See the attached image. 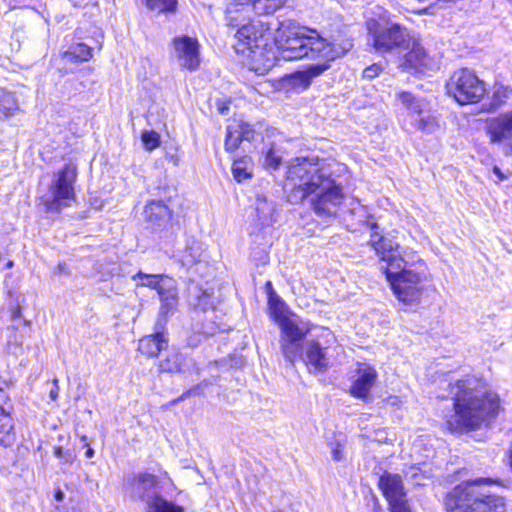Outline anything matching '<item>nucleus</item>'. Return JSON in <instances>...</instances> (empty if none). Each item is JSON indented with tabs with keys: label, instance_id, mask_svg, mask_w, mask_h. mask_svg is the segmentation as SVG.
<instances>
[{
	"label": "nucleus",
	"instance_id": "6e6552de",
	"mask_svg": "<svg viewBox=\"0 0 512 512\" xmlns=\"http://www.w3.org/2000/svg\"><path fill=\"white\" fill-rule=\"evenodd\" d=\"M76 179L77 168L73 164H65L54 172L47 193L41 197L48 212H59L62 207L71 206L76 197Z\"/></svg>",
	"mask_w": 512,
	"mask_h": 512
},
{
	"label": "nucleus",
	"instance_id": "ea45409f",
	"mask_svg": "<svg viewBox=\"0 0 512 512\" xmlns=\"http://www.w3.org/2000/svg\"><path fill=\"white\" fill-rule=\"evenodd\" d=\"M54 455L60 459L63 464H72L76 459V455L73 451L64 450L62 447H55Z\"/></svg>",
	"mask_w": 512,
	"mask_h": 512
},
{
	"label": "nucleus",
	"instance_id": "f704fd0d",
	"mask_svg": "<svg viewBox=\"0 0 512 512\" xmlns=\"http://www.w3.org/2000/svg\"><path fill=\"white\" fill-rule=\"evenodd\" d=\"M512 94V88L501 83H496L493 87L492 106L498 108L503 105Z\"/></svg>",
	"mask_w": 512,
	"mask_h": 512
},
{
	"label": "nucleus",
	"instance_id": "f3484780",
	"mask_svg": "<svg viewBox=\"0 0 512 512\" xmlns=\"http://www.w3.org/2000/svg\"><path fill=\"white\" fill-rule=\"evenodd\" d=\"M487 133L492 143L508 141L509 151L506 154L512 153V111L490 119Z\"/></svg>",
	"mask_w": 512,
	"mask_h": 512
},
{
	"label": "nucleus",
	"instance_id": "7c9ffc66",
	"mask_svg": "<svg viewBox=\"0 0 512 512\" xmlns=\"http://www.w3.org/2000/svg\"><path fill=\"white\" fill-rule=\"evenodd\" d=\"M232 174L237 182H242L252 176L251 158L244 156L236 159L232 165Z\"/></svg>",
	"mask_w": 512,
	"mask_h": 512
},
{
	"label": "nucleus",
	"instance_id": "f257e3e1",
	"mask_svg": "<svg viewBox=\"0 0 512 512\" xmlns=\"http://www.w3.org/2000/svg\"><path fill=\"white\" fill-rule=\"evenodd\" d=\"M277 60L293 61L303 58L332 62L343 57L353 47L352 39L337 35L330 40L321 37L315 30L301 27L296 21L287 19L278 23L274 33Z\"/></svg>",
	"mask_w": 512,
	"mask_h": 512
},
{
	"label": "nucleus",
	"instance_id": "4c0bfd02",
	"mask_svg": "<svg viewBox=\"0 0 512 512\" xmlns=\"http://www.w3.org/2000/svg\"><path fill=\"white\" fill-rule=\"evenodd\" d=\"M141 140L146 150L152 151L160 146V135L155 131L144 130Z\"/></svg>",
	"mask_w": 512,
	"mask_h": 512
},
{
	"label": "nucleus",
	"instance_id": "79ce46f5",
	"mask_svg": "<svg viewBox=\"0 0 512 512\" xmlns=\"http://www.w3.org/2000/svg\"><path fill=\"white\" fill-rule=\"evenodd\" d=\"M390 512H411L408 502L405 499L389 504Z\"/></svg>",
	"mask_w": 512,
	"mask_h": 512
},
{
	"label": "nucleus",
	"instance_id": "37998d69",
	"mask_svg": "<svg viewBox=\"0 0 512 512\" xmlns=\"http://www.w3.org/2000/svg\"><path fill=\"white\" fill-rule=\"evenodd\" d=\"M382 71V67L378 64H372L363 71V77L366 79H373L377 77Z\"/></svg>",
	"mask_w": 512,
	"mask_h": 512
},
{
	"label": "nucleus",
	"instance_id": "72a5a7b5",
	"mask_svg": "<svg viewBox=\"0 0 512 512\" xmlns=\"http://www.w3.org/2000/svg\"><path fill=\"white\" fill-rule=\"evenodd\" d=\"M149 10L158 13H174L177 8V0H141Z\"/></svg>",
	"mask_w": 512,
	"mask_h": 512
},
{
	"label": "nucleus",
	"instance_id": "2f4dec72",
	"mask_svg": "<svg viewBox=\"0 0 512 512\" xmlns=\"http://www.w3.org/2000/svg\"><path fill=\"white\" fill-rule=\"evenodd\" d=\"M263 165L266 169L276 170L282 162V152L274 144L266 145L262 151Z\"/></svg>",
	"mask_w": 512,
	"mask_h": 512
},
{
	"label": "nucleus",
	"instance_id": "5701e85b",
	"mask_svg": "<svg viewBox=\"0 0 512 512\" xmlns=\"http://www.w3.org/2000/svg\"><path fill=\"white\" fill-rule=\"evenodd\" d=\"M329 63L330 62L324 61V63L311 65L305 71L295 72L290 76V81L292 85H294L295 87L306 89L310 85L314 77L321 75L330 67Z\"/></svg>",
	"mask_w": 512,
	"mask_h": 512
},
{
	"label": "nucleus",
	"instance_id": "a18cd8bd",
	"mask_svg": "<svg viewBox=\"0 0 512 512\" xmlns=\"http://www.w3.org/2000/svg\"><path fill=\"white\" fill-rule=\"evenodd\" d=\"M406 477H410L412 479L415 480V483L418 484V485H421V480L423 479V476L421 474H419V469L416 468V467H410L407 471H406Z\"/></svg>",
	"mask_w": 512,
	"mask_h": 512
},
{
	"label": "nucleus",
	"instance_id": "473e14b6",
	"mask_svg": "<svg viewBox=\"0 0 512 512\" xmlns=\"http://www.w3.org/2000/svg\"><path fill=\"white\" fill-rule=\"evenodd\" d=\"M267 288L269 289L268 293V305L269 309L271 310V314L273 315L274 319L278 322L279 320L283 319L284 316V302L280 299V297L273 291L271 282H268L266 284Z\"/></svg>",
	"mask_w": 512,
	"mask_h": 512
},
{
	"label": "nucleus",
	"instance_id": "6e6d98bb",
	"mask_svg": "<svg viewBox=\"0 0 512 512\" xmlns=\"http://www.w3.org/2000/svg\"><path fill=\"white\" fill-rule=\"evenodd\" d=\"M81 440L86 443L87 437L86 436H82Z\"/></svg>",
	"mask_w": 512,
	"mask_h": 512
},
{
	"label": "nucleus",
	"instance_id": "58836bf2",
	"mask_svg": "<svg viewBox=\"0 0 512 512\" xmlns=\"http://www.w3.org/2000/svg\"><path fill=\"white\" fill-rule=\"evenodd\" d=\"M243 140L251 141L254 139L255 131L249 123L243 121H233Z\"/></svg>",
	"mask_w": 512,
	"mask_h": 512
},
{
	"label": "nucleus",
	"instance_id": "c03bdc74",
	"mask_svg": "<svg viewBox=\"0 0 512 512\" xmlns=\"http://www.w3.org/2000/svg\"><path fill=\"white\" fill-rule=\"evenodd\" d=\"M230 100L227 99H217L216 100V108L221 115H226L229 111Z\"/></svg>",
	"mask_w": 512,
	"mask_h": 512
},
{
	"label": "nucleus",
	"instance_id": "423d86ee",
	"mask_svg": "<svg viewBox=\"0 0 512 512\" xmlns=\"http://www.w3.org/2000/svg\"><path fill=\"white\" fill-rule=\"evenodd\" d=\"M338 350L334 333L327 328H321L317 334L302 343L298 360H302L309 371L325 372L333 365Z\"/></svg>",
	"mask_w": 512,
	"mask_h": 512
},
{
	"label": "nucleus",
	"instance_id": "603ef678",
	"mask_svg": "<svg viewBox=\"0 0 512 512\" xmlns=\"http://www.w3.org/2000/svg\"><path fill=\"white\" fill-rule=\"evenodd\" d=\"M20 314H21L20 308L19 307L15 308L12 312L13 319L20 317Z\"/></svg>",
	"mask_w": 512,
	"mask_h": 512
},
{
	"label": "nucleus",
	"instance_id": "f03ea898",
	"mask_svg": "<svg viewBox=\"0 0 512 512\" xmlns=\"http://www.w3.org/2000/svg\"><path fill=\"white\" fill-rule=\"evenodd\" d=\"M227 8L229 25L237 28L234 48L238 54L246 55L255 64L269 69L275 64L276 53L270 45L271 32L268 23L260 20H251L244 23V19L235 15L237 5L251 7L257 15L273 14L282 8L288 0H232Z\"/></svg>",
	"mask_w": 512,
	"mask_h": 512
},
{
	"label": "nucleus",
	"instance_id": "e433bc0d",
	"mask_svg": "<svg viewBox=\"0 0 512 512\" xmlns=\"http://www.w3.org/2000/svg\"><path fill=\"white\" fill-rule=\"evenodd\" d=\"M242 141L243 139L239 133V129H237L234 122L228 125L225 139V149L227 151L233 152L240 146Z\"/></svg>",
	"mask_w": 512,
	"mask_h": 512
},
{
	"label": "nucleus",
	"instance_id": "3c124183",
	"mask_svg": "<svg viewBox=\"0 0 512 512\" xmlns=\"http://www.w3.org/2000/svg\"><path fill=\"white\" fill-rule=\"evenodd\" d=\"M85 446L87 447V451H86V453H85V456H86L87 458H92V457L94 456V453H95V452H94V449H93V448H91L87 443L85 444Z\"/></svg>",
	"mask_w": 512,
	"mask_h": 512
},
{
	"label": "nucleus",
	"instance_id": "de8ad7c7",
	"mask_svg": "<svg viewBox=\"0 0 512 512\" xmlns=\"http://www.w3.org/2000/svg\"><path fill=\"white\" fill-rule=\"evenodd\" d=\"M59 386L58 379L53 380V388L49 392V397L52 401H55L58 398Z\"/></svg>",
	"mask_w": 512,
	"mask_h": 512
},
{
	"label": "nucleus",
	"instance_id": "4d7b16f0",
	"mask_svg": "<svg viewBox=\"0 0 512 512\" xmlns=\"http://www.w3.org/2000/svg\"><path fill=\"white\" fill-rule=\"evenodd\" d=\"M376 228H377V225H376V224H373V225H372V227H371V229H372V230H374V229H376Z\"/></svg>",
	"mask_w": 512,
	"mask_h": 512
},
{
	"label": "nucleus",
	"instance_id": "864d4df0",
	"mask_svg": "<svg viewBox=\"0 0 512 512\" xmlns=\"http://www.w3.org/2000/svg\"><path fill=\"white\" fill-rule=\"evenodd\" d=\"M55 498L57 501H62L64 498V493L61 490H58L55 494Z\"/></svg>",
	"mask_w": 512,
	"mask_h": 512
},
{
	"label": "nucleus",
	"instance_id": "a19ab883",
	"mask_svg": "<svg viewBox=\"0 0 512 512\" xmlns=\"http://www.w3.org/2000/svg\"><path fill=\"white\" fill-rule=\"evenodd\" d=\"M329 447L331 449L332 458L334 461H341L344 458L345 444L340 440L330 442Z\"/></svg>",
	"mask_w": 512,
	"mask_h": 512
},
{
	"label": "nucleus",
	"instance_id": "393cba45",
	"mask_svg": "<svg viewBox=\"0 0 512 512\" xmlns=\"http://www.w3.org/2000/svg\"><path fill=\"white\" fill-rule=\"evenodd\" d=\"M144 216L152 224L160 225L171 217V211L162 200L149 201L144 209Z\"/></svg>",
	"mask_w": 512,
	"mask_h": 512
},
{
	"label": "nucleus",
	"instance_id": "412c9836",
	"mask_svg": "<svg viewBox=\"0 0 512 512\" xmlns=\"http://www.w3.org/2000/svg\"><path fill=\"white\" fill-rule=\"evenodd\" d=\"M168 338L163 331H157L146 335L139 340L138 350L142 355L154 358L168 347Z\"/></svg>",
	"mask_w": 512,
	"mask_h": 512
},
{
	"label": "nucleus",
	"instance_id": "a211bd4d",
	"mask_svg": "<svg viewBox=\"0 0 512 512\" xmlns=\"http://www.w3.org/2000/svg\"><path fill=\"white\" fill-rule=\"evenodd\" d=\"M12 406L8 395L0 389V444L8 447L15 441L13 420L11 417Z\"/></svg>",
	"mask_w": 512,
	"mask_h": 512
},
{
	"label": "nucleus",
	"instance_id": "1a4fd4ad",
	"mask_svg": "<svg viewBox=\"0 0 512 512\" xmlns=\"http://www.w3.org/2000/svg\"><path fill=\"white\" fill-rule=\"evenodd\" d=\"M383 269L393 293L400 302L408 305L420 302L425 281L422 273L408 267L407 261H404L399 270Z\"/></svg>",
	"mask_w": 512,
	"mask_h": 512
},
{
	"label": "nucleus",
	"instance_id": "6ab92c4d",
	"mask_svg": "<svg viewBox=\"0 0 512 512\" xmlns=\"http://www.w3.org/2000/svg\"><path fill=\"white\" fill-rule=\"evenodd\" d=\"M193 366L194 361L192 358L175 349H171L165 357L160 360L158 369L160 372L166 373H185Z\"/></svg>",
	"mask_w": 512,
	"mask_h": 512
},
{
	"label": "nucleus",
	"instance_id": "2eb2a0df",
	"mask_svg": "<svg viewBox=\"0 0 512 512\" xmlns=\"http://www.w3.org/2000/svg\"><path fill=\"white\" fill-rule=\"evenodd\" d=\"M377 377L378 373L373 366L367 363H358L352 375L349 393L357 399H367Z\"/></svg>",
	"mask_w": 512,
	"mask_h": 512
},
{
	"label": "nucleus",
	"instance_id": "c756f323",
	"mask_svg": "<svg viewBox=\"0 0 512 512\" xmlns=\"http://www.w3.org/2000/svg\"><path fill=\"white\" fill-rule=\"evenodd\" d=\"M203 253L202 246L199 242L191 240L187 242L185 249L181 253L180 261L183 266H192L201 260Z\"/></svg>",
	"mask_w": 512,
	"mask_h": 512
},
{
	"label": "nucleus",
	"instance_id": "09e8293b",
	"mask_svg": "<svg viewBox=\"0 0 512 512\" xmlns=\"http://www.w3.org/2000/svg\"><path fill=\"white\" fill-rule=\"evenodd\" d=\"M492 171L493 174L497 177V180H495L496 183H499L507 179V175L504 174L498 166H494Z\"/></svg>",
	"mask_w": 512,
	"mask_h": 512
},
{
	"label": "nucleus",
	"instance_id": "9d476101",
	"mask_svg": "<svg viewBox=\"0 0 512 512\" xmlns=\"http://www.w3.org/2000/svg\"><path fill=\"white\" fill-rule=\"evenodd\" d=\"M158 479L155 475L142 472L131 474L124 479V488L133 497L139 498L147 503L150 512H183L181 507H177L167 502L155 492Z\"/></svg>",
	"mask_w": 512,
	"mask_h": 512
},
{
	"label": "nucleus",
	"instance_id": "b1692460",
	"mask_svg": "<svg viewBox=\"0 0 512 512\" xmlns=\"http://www.w3.org/2000/svg\"><path fill=\"white\" fill-rule=\"evenodd\" d=\"M158 295L162 302V314H168L176 309L178 305V292L174 279L170 278L169 280H166V283L160 286V292Z\"/></svg>",
	"mask_w": 512,
	"mask_h": 512
},
{
	"label": "nucleus",
	"instance_id": "0eeeda50",
	"mask_svg": "<svg viewBox=\"0 0 512 512\" xmlns=\"http://www.w3.org/2000/svg\"><path fill=\"white\" fill-rule=\"evenodd\" d=\"M368 40L374 49L381 54H402L411 46V34L409 31L395 23H386L369 19L367 21Z\"/></svg>",
	"mask_w": 512,
	"mask_h": 512
},
{
	"label": "nucleus",
	"instance_id": "f8f14e48",
	"mask_svg": "<svg viewBox=\"0 0 512 512\" xmlns=\"http://www.w3.org/2000/svg\"><path fill=\"white\" fill-rule=\"evenodd\" d=\"M282 331L281 350L283 356L290 363L298 360L301 341L309 333L310 326L297 318L284 317L278 321Z\"/></svg>",
	"mask_w": 512,
	"mask_h": 512
},
{
	"label": "nucleus",
	"instance_id": "5fc2aeb1",
	"mask_svg": "<svg viewBox=\"0 0 512 512\" xmlns=\"http://www.w3.org/2000/svg\"><path fill=\"white\" fill-rule=\"evenodd\" d=\"M6 267L7 268H12L13 267V261H8L7 264H6Z\"/></svg>",
	"mask_w": 512,
	"mask_h": 512
},
{
	"label": "nucleus",
	"instance_id": "dca6fc26",
	"mask_svg": "<svg viewBox=\"0 0 512 512\" xmlns=\"http://www.w3.org/2000/svg\"><path fill=\"white\" fill-rule=\"evenodd\" d=\"M400 59L399 66L406 70L423 71L432 66V61L422 45L411 36V46L405 50Z\"/></svg>",
	"mask_w": 512,
	"mask_h": 512
},
{
	"label": "nucleus",
	"instance_id": "a878e982",
	"mask_svg": "<svg viewBox=\"0 0 512 512\" xmlns=\"http://www.w3.org/2000/svg\"><path fill=\"white\" fill-rule=\"evenodd\" d=\"M397 98L413 115L421 116L430 110L429 103L424 98L416 97L409 92H400Z\"/></svg>",
	"mask_w": 512,
	"mask_h": 512
},
{
	"label": "nucleus",
	"instance_id": "20e7f679",
	"mask_svg": "<svg viewBox=\"0 0 512 512\" xmlns=\"http://www.w3.org/2000/svg\"><path fill=\"white\" fill-rule=\"evenodd\" d=\"M450 394L454 399V413L446 423L451 431L478 428L489 416H495L500 408V399L488 391L475 378L450 383Z\"/></svg>",
	"mask_w": 512,
	"mask_h": 512
},
{
	"label": "nucleus",
	"instance_id": "c9c22d12",
	"mask_svg": "<svg viewBox=\"0 0 512 512\" xmlns=\"http://www.w3.org/2000/svg\"><path fill=\"white\" fill-rule=\"evenodd\" d=\"M415 127L424 132H433L439 127V122L436 116L426 112L415 120Z\"/></svg>",
	"mask_w": 512,
	"mask_h": 512
},
{
	"label": "nucleus",
	"instance_id": "8fccbe9b",
	"mask_svg": "<svg viewBox=\"0 0 512 512\" xmlns=\"http://www.w3.org/2000/svg\"><path fill=\"white\" fill-rule=\"evenodd\" d=\"M57 271L60 274H69L68 267L65 263H59L57 266Z\"/></svg>",
	"mask_w": 512,
	"mask_h": 512
},
{
	"label": "nucleus",
	"instance_id": "49530a36",
	"mask_svg": "<svg viewBox=\"0 0 512 512\" xmlns=\"http://www.w3.org/2000/svg\"><path fill=\"white\" fill-rule=\"evenodd\" d=\"M165 158H166V160L171 162L174 166H178L180 164L181 159L176 151L175 152H166Z\"/></svg>",
	"mask_w": 512,
	"mask_h": 512
},
{
	"label": "nucleus",
	"instance_id": "bb28decb",
	"mask_svg": "<svg viewBox=\"0 0 512 512\" xmlns=\"http://www.w3.org/2000/svg\"><path fill=\"white\" fill-rule=\"evenodd\" d=\"M19 105L15 95L4 89H0V120L7 119L19 111Z\"/></svg>",
	"mask_w": 512,
	"mask_h": 512
},
{
	"label": "nucleus",
	"instance_id": "9b49d317",
	"mask_svg": "<svg viewBox=\"0 0 512 512\" xmlns=\"http://www.w3.org/2000/svg\"><path fill=\"white\" fill-rule=\"evenodd\" d=\"M447 93L460 105L478 103L486 93L482 80L471 70L455 71L447 83Z\"/></svg>",
	"mask_w": 512,
	"mask_h": 512
},
{
	"label": "nucleus",
	"instance_id": "4be33fe9",
	"mask_svg": "<svg viewBox=\"0 0 512 512\" xmlns=\"http://www.w3.org/2000/svg\"><path fill=\"white\" fill-rule=\"evenodd\" d=\"M255 212L258 225L262 228L269 227L276 222V206L264 195H257Z\"/></svg>",
	"mask_w": 512,
	"mask_h": 512
},
{
	"label": "nucleus",
	"instance_id": "39448f33",
	"mask_svg": "<svg viewBox=\"0 0 512 512\" xmlns=\"http://www.w3.org/2000/svg\"><path fill=\"white\" fill-rule=\"evenodd\" d=\"M489 478H478L454 487L446 496L448 512H506V501L502 496L491 493L484 484Z\"/></svg>",
	"mask_w": 512,
	"mask_h": 512
},
{
	"label": "nucleus",
	"instance_id": "ddd939ff",
	"mask_svg": "<svg viewBox=\"0 0 512 512\" xmlns=\"http://www.w3.org/2000/svg\"><path fill=\"white\" fill-rule=\"evenodd\" d=\"M171 55L179 66L189 71H195L200 66V44L196 38L177 36L173 38Z\"/></svg>",
	"mask_w": 512,
	"mask_h": 512
},
{
	"label": "nucleus",
	"instance_id": "7ed1b4c3",
	"mask_svg": "<svg viewBox=\"0 0 512 512\" xmlns=\"http://www.w3.org/2000/svg\"><path fill=\"white\" fill-rule=\"evenodd\" d=\"M286 178L301 192V198L311 196L312 208L318 216L336 215L344 195L318 158H296L289 165Z\"/></svg>",
	"mask_w": 512,
	"mask_h": 512
},
{
	"label": "nucleus",
	"instance_id": "c85d7f7f",
	"mask_svg": "<svg viewBox=\"0 0 512 512\" xmlns=\"http://www.w3.org/2000/svg\"><path fill=\"white\" fill-rule=\"evenodd\" d=\"M132 279L137 281L138 286L149 287L151 289H155L157 293H159L160 286L166 283V280H169L170 277L162 274H145L143 272H138L132 277Z\"/></svg>",
	"mask_w": 512,
	"mask_h": 512
},
{
	"label": "nucleus",
	"instance_id": "cd10ccee",
	"mask_svg": "<svg viewBox=\"0 0 512 512\" xmlns=\"http://www.w3.org/2000/svg\"><path fill=\"white\" fill-rule=\"evenodd\" d=\"M62 58L70 63L85 62L92 58V49L84 43H78L63 52Z\"/></svg>",
	"mask_w": 512,
	"mask_h": 512
},
{
	"label": "nucleus",
	"instance_id": "4468645a",
	"mask_svg": "<svg viewBox=\"0 0 512 512\" xmlns=\"http://www.w3.org/2000/svg\"><path fill=\"white\" fill-rule=\"evenodd\" d=\"M370 244L380 259L387 263L385 268L399 270L400 266L406 261L400 252L399 244L388 237L373 232Z\"/></svg>",
	"mask_w": 512,
	"mask_h": 512
},
{
	"label": "nucleus",
	"instance_id": "aec40b11",
	"mask_svg": "<svg viewBox=\"0 0 512 512\" xmlns=\"http://www.w3.org/2000/svg\"><path fill=\"white\" fill-rule=\"evenodd\" d=\"M378 485L389 504L406 498L402 478L397 474L384 473Z\"/></svg>",
	"mask_w": 512,
	"mask_h": 512
}]
</instances>
